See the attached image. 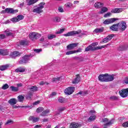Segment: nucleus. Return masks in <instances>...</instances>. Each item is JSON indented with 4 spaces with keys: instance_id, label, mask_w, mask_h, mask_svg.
<instances>
[{
    "instance_id": "nucleus-1",
    "label": "nucleus",
    "mask_w": 128,
    "mask_h": 128,
    "mask_svg": "<svg viewBox=\"0 0 128 128\" xmlns=\"http://www.w3.org/2000/svg\"><path fill=\"white\" fill-rule=\"evenodd\" d=\"M44 4H46L44 2H40L38 4V6L37 8L33 10L32 12H36V14H42V12H44L42 8H44Z\"/></svg>"
},
{
    "instance_id": "nucleus-2",
    "label": "nucleus",
    "mask_w": 128,
    "mask_h": 128,
    "mask_svg": "<svg viewBox=\"0 0 128 128\" xmlns=\"http://www.w3.org/2000/svg\"><path fill=\"white\" fill-rule=\"evenodd\" d=\"M102 122H104V128H108L114 124V121L112 120H108V118H104L102 120Z\"/></svg>"
},
{
    "instance_id": "nucleus-3",
    "label": "nucleus",
    "mask_w": 128,
    "mask_h": 128,
    "mask_svg": "<svg viewBox=\"0 0 128 128\" xmlns=\"http://www.w3.org/2000/svg\"><path fill=\"white\" fill-rule=\"evenodd\" d=\"M118 26L119 28V29L121 32H124V30H126V28H128V26L126 25V22L122 21L120 22L118 24Z\"/></svg>"
},
{
    "instance_id": "nucleus-4",
    "label": "nucleus",
    "mask_w": 128,
    "mask_h": 128,
    "mask_svg": "<svg viewBox=\"0 0 128 128\" xmlns=\"http://www.w3.org/2000/svg\"><path fill=\"white\" fill-rule=\"evenodd\" d=\"M29 38L32 40H38V38H40V34H38V32H32L30 34Z\"/></svg>"
},
{
    "instance_id": "nucleus-5",
    "label": "nucleus",
    "mask_w": 128,
    "mask_h": 128,
    "mask_svg": "<svg viewBox=\"0 0 128 128\" xmlns=\"http://www.w3.org/2000/svg\"><path fill=\"white\" fill-rule=\"evenodd\" d=\"M98 44L97 42L92 43L86 48V52H89V50H96V46Z\"/></svg>"
},
{
    "instance_id": "nucleus-6",
    "label": "nucleus",
    "mask_w": 128,
    "mask_h": 128,
    "mask_svg": "<svg viewBox=\"0 0 128 128\" xmlns=\"http://www.w3.org/2000/svg\"><path fill=\"white\" fill-rule=\"evenodd\" d=\"M32 56V55H25L24 57H22L20 61V64H26V62H28V60H30V58Z\"/></svg>"
},
{
    "instance_id": "nucleus-7",
    "label": "nucleus",
    "mask_w": 128,
    "mask_h": 128,
    "mask_svg": "<svg viewBox=\"0 0 128 128\" xmlns=\"http://www.w3.org/2000/svg\"><path fill=\"white\" fill-rule=\"evenodd\" d=\"M82 34V30H78V31H71L64 34V36H76V34Z\"/></svg>"
},
{
    "instance_id": "nucleus-8",
    "label": "nucleus",
    "mask_w": 128,
    "mask_h": 128,
    "mask_svg": "<svg viewBox=\"0 0 128 128\" xmlns=\"http://www.w3.org/2000/svg\"><path fill=\"white\" fill-rule=\"evenodd\" d=\"M18 12V10H14L12 8H6L5 10L2 11V14H6V12L8 14H16V12Z\"/></svg>"
},
{
    "instance_id": "nucleus-9",
    "label": "nucleus",
    "mask_w": 128,
    "mask_h": 128,
    "mask_svg": "<svg viewBox=\"0 0 128 128\" xmlns=\"http://www.w3.org/2000/svg\"><path fill=\"white\" fill-rule=\"evenodd\" d=\"M107 76L108 74H100L98 77V80L100 82H107Z\"/></svg>"
},
{
    "instance_id": "nucleus-10",
    "label": "nucleus",
    "mask_w": 128,
    "mask_h": 128,
    "mask_svg": "<svg viewBox=\"0 0 128 128\" xmlns=\"http://www.w3.org/2000/svg\"><path fill=\"white\" fill-rule=\"evenodd\" d=\"M119 94L122 98H126L128 95V88L122 89L119 92Z\"/></svg>"
},
{
    "instance_id": "nucleus-11",
    "label": "nucleus",
    "mask_w": 128,
    "mask_h": 128,
    "mask_svg": "<svg viewBox=\"0 0 128 128\" xmlns=\"http://www.w3.org/2000/svg\"><path fill=\"white\" fill-rule=\"evenodd\" d=\"M24 16L22 15H18L16 16V18H12L10 20L12 22H20V20H24Z\"/></svg>"
},
{
    "instance_id": "nucleus-12",
    "label": "nucleus",
    "mask_w": 128,
    "mask_h": 128,
    "mask_svg": "<svg viewBox=\"0 0 128 128\" xmlns=\"http://www.w3.org/2000/svg\"><path fill=\"white\" fill-rule=\"evenodd\" d=\"M117 18H109L106 19L104 22V24H112L113 22H114L116 20H118Z\"/></svg>"
},
{
    "instance_id": "nucleus-13",
    "label": "nucleus",
    "mask_w": 128,
    "mask_h": 128,
    "mask_svg": "<svg viewBox=\"0 0 128 128\" xmlns=\"http://www.w3.org/2000/svg\"><path fill=\"white\" fill-rule=\"evenodd\" d=\"M114 34L108 35L106 38H104L102 42H101L100 43L102 44V42H104V44H106V42H108L111 40L112 38H114Z\"/></svg>"
},
{
    "instance_id": "nucleus-14",
    "label": "nucleus",
    "mask_w": 128,
    "mask_h": 128,
    "mask_svg": "<svg viewBox=\"0 0 128 128\" xmlns=\"http://www.w3.org/2000/svg\"><path fill=\"white\" fill-rule=\"evenodd\" d=\"M74 92V87H69L68 88H66L64 92L66 94H72V92Z\"/></svg>"
},
{
    "instance_id": "nucleus-15",
    "label": "nucleus",
    "mask_w": 128,
    "mask_h": 128,
    "mask_svg": "<svg viewBox=\"0 0 128 128\" xmlns=\"http://www.w3.org/2000/svg\"><path fill=\"white\" fill-rule=\"evenodd\" d=\"M82 124L80 123H76V122H72L70 124V128H82Z\"/></svg>"
},
{
    "instance_id": "nucleus-16",
    "label": "nucleus",
    "mask_w": 128,
    "mask_h": 128,
    "mask_svg": "<svg viewBox=\"0 0 128 128\" xmlns=\"http://www.w3.org/2000/svg\"><path fill=\"white\" fill-rule=\"evenodd\" d=\"M78 43H74V44H68L67 46V48L68 50H74V48H76L78 46Z\"/></svg>"
},
{
    "instance_id": "nucleus-17",
    "label": "nucleus",
    "mask_w": 128,
    "mask_h": 128,
    "mask_svg": "<svg viewBox=\"0 0 128 128\" xmlns=\"http://www.w3.org/2000/svg\"><path fill=\"white\" fill-rule=\"evenodd\" d=\"M116 76L114 74H107V82H112L115 78Z\"/></svg>"
},
{
    "instance_id": "nucleus-18",
    "label": "nucleus",
    "mask_w": 128,
    "mask_h": 128,
    "mask_svg": "<svg viewBox=\"0 0 128 128\" xmlns=\"http://www.w3.org/2000/svg\"><path fill=\"white\" fill-rule=\"evenodd\" d=\"M124 10L122 8H116L111 10V12L112 14H118L120 12H122Z\"/></svg>"
},
{
    "instance_id": "nucleus-19",
    "label": "nucleus",
    "mask_w": 128,
    "mask_h": 128,
    "mask_svg": "<svg viewBox=\"0 0 128 128\" xmlns=\"http://www.w3.org/2000/svg\"><path fill=\"white\" fill-rule=\"evenodd\" d=\"M104 30V27H102L100 28H96L94 31V34H98L100 32H103Z\"/></svg>"
},
{
    "instance_id": "nucleus-20",
    "label": "nucleus",
    "mask_w": 128,
    "mask_h": 128,
    "mask_svg": "<svg viewBox=\"0 0 128 128\" xmlns=\"http://www.w3.org/2000/svg\"><path fill=\"white\" fill-rule=\"evenodd\" d=\"M8 104H10L11 106H14V104H16V102H18V100L16 98H12L10 99L8 102Z\"/></svg>"
},
{
    "instance_id": "nucleus-21",
    "label": "nucleus",
    "mask_w": 128,
    "mask_h": 128,
    "mask_svg": "<svg viewBox=\"0 0 128 128\" xmlns=\"http://www.w3.org/2000/svg\"><path fill=\"white\" fill-rule=\"evenodd\" d=\"M40 120V118L34 117L33 116H31L29 118V120H32L33 122H38Z\"/></svg>"
},
{
    "instance_id": "nucleus-22",
    "label": "nucleus",
    "mask_w": 128,
    "mask_h": 128,
    "mask_svg": "<svg viewBox=\"0 0 128 128\" xmlns=\"http://www.w3.org/2000/svg\"><path fill=\"white\" fill-rule=\"evenodd\" d=\"M94 6L96 8H102V6H104V4L97 2L94 4Z\"/></svg>"
},
{
    "instance_id": "nucleus-23",
    "label": "nucleus",
    "mask_w": 128,
    "mask_h": 128,
    "mask_svg": "<svg viewBox=\"0 0 128 128\" xmlns=\"http://www.w3.org/2000/svg\"><path fill=\"white\" fill-rule=\"evenodd\" d=\"M110 30H114V32L118 31V24H114L110 28Z\"/></svg>"
},
{
    "instance_id": "nucleus-24",
    "label": "nucleus",
    "mask_w": 128,
    "mask_h": 128,
    "mask_svg": "<svg viewBox=\"0 0 128 128\" xmlns=\"http://www.w3.org/2000/svg\"><path fill=\"white\" fill-rule=\"evenodd\" d=\"M8 50H0V56H8Z\"/></svg>"
},
{
    "instance_id": "nucleus-25",
    "label": "nucleus",
    "mask_w": 128,
    "mask_h": 128,
    "mask_svg": "<svg viewBox=\"0 0 128 128\" xmlns=\"http://www.w3.org/2000/svg\"><path fill=\"white\" fill-rule=\"evenodd\" d=\"M18 56H20V52L16 51L12 52L10 54V56H11V58H14Z\"/></svg>"
},
{
    "instance_id": "nucleus-26",
    "label": "nucleus",
    "mask_w": 128,
    "mask_h": 128,
    "mask_svg": "<svg viewBox=\"0 0 128 128\" xmlns=\"http://www.w3.org/2000/svg\"><path fill=\"white\" fill-rule=\"evenodd\" d=\"M80 76L77 75L76 78L74 79L72 81V84H78L80 82Z\"/></svg>"
},
{
    "instance_id": "nucleus-27",
    "label": "nucleus",
    "mask_w": 128,
    "mask_h": 128,
    "mask_svg": "<svg viewBox=\"0 0 128 128\" xmlns=\"http://www.w3.org/2000/svg\"><path fill=\"white\" fill-rule=\"evenodd\" d=\"M18 100L20 102H22L24 100V96L22 95H19L18 97Z\"/></svg>"
},
{
    "instance_id": "nucleus-28",
    "label": "nucleus",
    "mask_w": 128,
    "mask_h": 128,
    "mask_svg": "<svg viewBox=\"0 0 128 128\" xmlns=\"http://www.w3.org/2000/svg\"><path fill=\"white\" fill-rule=\"evenodd\" d=\"M30 42L28 40H21L20 42V46H28Z\"/></svg>"
},
{
    "instance_id": "nucleus-29",
    "label": "nucleus",
    "mask_w": 128,
    "mask_h": 128,
    "mask_svg": "<svg viewBox=\"0 0 128 128\" xmlns=\"http://www.w3.org/2000/svg\"><path fill=\"white\" fill-rule=\"evenodd\" d=\"M28 89L31 92H36V90H38V88L36 86H31L28 88Z\"/></svg>"
},
{
    "instance_id": "nucleus-30",
    "label": "nucleus",
    "mask_w": 128,
    "mask_h": 128,
    "mask_svg": "<svg viewBox=\"0 0 128 128\" xmlns=\"http://www.w3.org/2000/svg\"><path fill=\"white\" fill-rule=\"evenodd\" d=\"M110 44H108L106 45L102 46H98L96 47L95 50H102V48H108V46H110Z\"/></svg>"
},
{
    "instance_id": "nucleus-31",
    "label": "nucleus",
    "mask_w": 128,
    "mask_h": 128,
    "mask_svg": "<svg viewBox=\"0 0 128 128\" xmlns=\"http://www.w3.org/2000/svg\"><path fill=\"white\" fill-rule=\"evenodd\" d=\"M25 70H26V69L24 68H20L16 69L15 70V72H24Z\"/></svg>"
},
{
    "instance_id": "nucleus-32",
    "label": "nucleus",
    "mask_w": 128,
    "mask_h": 128,
    "mask_svg": "<svg viewBox=\"0 0 128 128\" xmlns=\"http://www.w3.org/2000/svg\"><path fill=\"white\" fill-rule=\"evenodd\" d=\"M96 118V115H92L88 119V122H92Z\"/></svg>"
},
{
    "instance_id": "nucleus-33",
    "label": "nucleus",
    "mask_w": 128,
    "mask_h": 128,
    "mask_svg": "<svg viewBox=\"0 0 128 128\" xmlns=\"http://www.w3.org/2000/svg\"><path fill=\"white\" fill-rule=\"evenodd\" d=\"M50 114V110H44L42 114H41V116H48V114Z\"/></svg>"
},
{
    "instance_id": "nucleus-34",
    "label": "nucleus",
    "mask_w": 128,
    "mask_h": 128,
    "mask_svg": "<svg viewBox=\"0 0 128 128\" xmlns=\"http://www.w3.org/2000/svg\"><path fill=\"white\" fill-rule=\"evenodd\" d=\"M108 9L106 8V7H103L101 9V11L100 12L99 14H104V12H108Z\"/></svg>"
},
{
    "instance_id": "nucleus-35",
    "label": "nucleus",
    "mask_w": 128,
    "mask_h": 128,
    "mask_svg": "<svg viewBox=\"0 0 128 128\" xmlns=\"http://www.w3.org/2000/svg\"><path fill=\"white\" fill-rule=\"evenodd\" d=\"M5 32L6 33L7 36H14V34L10 32V30H6L5 31Z\"/></svg>"
},
{
    "instance_id": "nucleus-36",
    "label": "nucleus",
    "mask_w": 128,
    "mask_h": 128,
    "mask_svg": "<svg viewBox=\"0 0 128 128\" xmlns=\"http://www.w3.org/2000/svg\"><path fill=\"white\" fill-rule=\"evenodd\" d=\"M8 68V65H4L0 66V70H6Z\"/></svg>"
},
{
    "instance_id": "nucleus-37",
    "label": "nucleus",
    "mask_w": 128,
    "mask_h": 128,
    "mask_svg": "<svg viewBox=\"0 0 128 128\" xmlns=\"http://www.w3.org/2000/svg\"><path fill=\"white\" fill-rule=\"evenodd\" d=\"M37 2H38V0H30L28 5L30 6L31 4H36Z\"/></svg>"
},
{
    "instance_id": "nucleus-38",
    "label": "nucleus",
    "mask_w": 128,
    "mask_h": 128,
    "mask_svg": "<svg viewBox=\"0 0 128 128\" xmlns=\"http://www.w3.org/2000/svg\"><path fill=\"white\" fill-rule=\"evenodd\" d=\"M64 6L66 8H71L73 6L72 4L70 2H66Z\"/></svg>"
},
{
    "instance_id": "nucleus-39",
    "label": "nucleus",
    "mask_w": 128,
    "mask_h": 128,
    "mask_svg": "<svg viewBox=\"0 0 128 128\" xmlns=\"http://www.w3.org/2000/svg\"><path fill=\"white\" fill-rule=\"evenodd\" d=\"M66 102V99L62 97L59 98H58L59 102L62 103V102Z\"/></svg>"
},
{
    "instance_id": "nucleus-40",
    "label": "nucleus",
    "mask_w": 128,
    "mask_h": 128,
    "mask_svg": "<svg viewBox=\"0 0 128 128\" xmlns=\"http://www.w3.org/2000/svg\"><path fill=\"white\" fill-rule=\"evenodd\" d=\"M53 20L54 22H60V17H54L53 18Z\"/></svg>"
},
{
    "instance_id": "nucleus-41",
    "label": "nucleus",
    "mask_w": 128,
    "mask_h": 128,
    "mask_svg": "<svg viewBox=\"0 0 128 128\" xmlns=\"http://www.w3.org/2000/svg\"><path fill=\"white\" fill-rule=\"evenodd\" d=\"M56 36L54 34H50L48 35V40H52V38H54Z\"/></svg>"
},
{
    "instance_id": "nucleus-42",
    "label": "nucleus",
    "mask_w": 128,
    "mask_h": 128,
    "mask_svg": "<svg viewBox=\"0 0 128 128\" xmlns=\"http://www.w3.org/2000/svg\"><path fill=\"white\" fill-rule=\"evenodd\" d=\"M10 88H11V90H12V92H18V88L17 87L11 86Z\"/></svg>"
},
{
    "instance_id": "nucleus-43",
    "label": "nucleus",
    "mask_w": 128,
    "mask_h": 128,
    "mask_svg": "<svg viewBox=\"0 0 128 128\" xmlns=\"http://www.w3.org/2000/svg\"><path fill=\"white\" fill-rule=\"evenodd\" d=\"M74 60H78V62H82L84 60V59L82 58L80 56V57H74Z\"/></svg>"
},
{
    "instance_id": "nucleus-44",
    "label": "nucleus",
    "mask_w": 128,
    "mask_h": 128,
    "mask_svg": "<svg viewBox=\"0 0 128 128\" xmlns=\"http://www.w3.org/2000/svg\"><path fill=\"white\" fill-rule=\"evenodd\" d=\"M60 77H58L57 78H53L52 80V82H60Z\"/></svg>"
},
{
    "instance_id": "nucleus-45",
    "label": "nucleus",
    "mask_w": 128,
    "mask_h": 128,
    "mask_svg": "<svg viewBox=\"0 0 128 128\" xmlns=\"http://www.w3.org/2000/svg\"><path fill=\"white\" fill-rule=\"evenodd\" d=\"M76 54L74 50L68 51L66 52V56H70V54Z\"/></svg>"
},
{
    "instance_id": "nucleus-46",
    "label": "nucleus",
    "mask_w": 128,
    "mask_h": 128,
    "mask_svg": "<svg viewBox=\"0 0 128 128\" xmlns=\"http://www.w3.org/2000/svg\"><path fill=\"white\" fill-rule=\"evenodd\" d=\"M44 110V108L42 107H39L36 110V112H42Z\"/></svg>"
},
{
    "instance_id": "nucleus-47",
    "label": "nucleus",
    "mask_w": 128,
    "mask_h": 128,
    "mask_svg": "<svg viewBox=\"0 0 128 128\" xmlns=\"http://www.w3.org/2000/svg\"><path fill=\"white\" fill-rule=\"evenodd\" d=\"M7 88H8V85L7 84L2 86V90H7Z\"/></svg>"
},
{
    "instance_id": "nucleus-48",
    "label": "nucleus",
    "mask_w": 128,
    "mask_h": 128,
    "mask_svg": "<svg viewBox=\"0 0 128 128\" xmlns=\"http://www.w3.org/2000/svg\"><path fill=\"white\" fill-rule=\"evenodd\" d=\"M122 126L124 128H128V122H124Z\"/></svg>"
},
{
    "instance_id": "nucleus-49",
    "label": "nucleus",
    "mask_w": 128,
    "mask_h": 128,
    "mask_svg": "<svg viewBox=\"0 0 128 128\" xmlns=\"http://www.w3.org/2000/svg\"><path fill=\"white\" fill-rule=\"evenodd\" d=\"M112 16V13L108 12L104 14V18H108V16Z\"/></svg>"
},
{
    "instance_id": "nucleus-50",
    "label": "nucleus",
    "mask_w": 128,
    "mask_h": 128,
    "mask_svg": "<svg viewBox=\"0 0 128 128\" xmlns=\"http://www.w3.org/2000/svg\"><path fill=\"white\" fill-rule=\"evenodd\" d=\"M118 97L116 96H112L110 97V100H118Z\"/></svg>"
},
{
    "instance_id": "nucleus-51",
    "label": "nucleus",
    "mask_w": 128,
    "mask_h": 128,
    "mask_svg": "<svg viewBox=\"0 0 128 128\" xmlns=\"http://www.w3.org/2000/svg\"><path fill=\"white\" fill-rule=\"evenodd\" d=\"M123 83L128 84V77L125 78L124 80H123Z\"/></svg>"
},
{
    "instance_id": "nucleus-52",
    "label": "nucleus",
    "mask_w": 128,
    "mask_h": 128,
    "mask_svg": "<svg viewBox=\"0 0 128 128\" xmlns=\"http://www.w3.org/2000/svg\"><path fill=\"white\" fill-rule=\"evenodd\" d=\"M64 29H60V31H58L56 32L57 34H62L64 32Z\"/></svg>"
},
{
    "instance_id": "nucleus-53",
    "label": "nucleus",
    "mask_w": 128,
    "mask_h": 128,
    "mask_svg": "<svg viewBox=\"0 0 128 128\" xmlns=\"http://www.w3.org/2000/svg\"><path fill=\"white\" fill-rule=\"evenodd\" d=\"M48 82H44V81H42L41 82H40L39 84L40 86H44V84H48Z\"/></svg>"
},
{
    "instance_id": "nucleus-54",
    "label": "nucleus",
    "mask_w": 128,
    "mask_h": 128,
    "mask_svg": "<svg viewBox=\"0 0 128 128\" xmlns=\"http://www.w3.org/2000/svg\"><path fill=\"white\" fill-rule=\"evenodd\" d=\"M32 94H28V96L26 97V98L27 100H31L32 98Z\"/></svg>"
},
{
    "instance_id": "nucleus-55",
    "label": "nucleus",
    "mask_w": 128,
    "mask_h": 128,
    "mask_svg": "<svg viewBox=\"0 0 128 128\" xmlns=\"http://www.w3.org/2000/svg\"><path fill=\"white\" fill-rule=\"evenodd\" d=\"M0 38L1 40H4V38H6V35L4 34H0Z\"/></svg>"
},
{
    "instance_id": "nucleus-56",
    "label": "nucleus",
    "mask_w": 128,
    "mask_h": 128,
    "mask_svg": "<svg viewBox=\"0 0 128 128\" xmlns=\"http://www.w3.org/2000/svg\"><path fill=\"white\" fill-rule=\"evenodd\" d=\"M58 10L60 12H64V9L62 8V7H60Z\"/></svg>"
},
{
    "instance_id": "nucleus-57",
    "label": "nucleus",
    "mask_w": 128,
    "mask_h": 128,
    "mask_svg": "<svg viewBox=\"0 0 128 128\" xmlns=\"http://www.w3.org/2000/svg\"><path fill=\"white\" fill-rule=\"evenodd\" d=\"M40 104V101H37L33 103V106H38Z\"/></svg>"
},
{
    "instance_id": "nucleus-58",
    "label": "nucleus",
    "mask_w": 128,
    "mask_h": 128,
    "mask_svg": "<svg viewBox=\"0 0 128 128\" xmlns=\"http://www.w3.org/2000/svg\"><path fill=\"white\" fill-rule=\"evenodd\" d=\"M12 120H8L7 121V122L6 123V124H12Z\"/></svg>"
},
{
    "instance_id": "nucleus-59",
    "label": "nucleus",
    "mask_w": 128,
    "mask_h": 128,
    "mask_svg": "<svg viewBox=\"0 0 128 128\" xmlns=\"http://www.w3.org/2000/svg\"><path fill=\"white\" fill-rule=\"evenodd\" d=\"M59 112H62V110H64V107H62L58 108Z\"/></svg>"
},
{
    "instance_id": "nucleus-60",
    "label": "nucleus",
    "mask_w": 128,
    "mask_h": 128,
    "mask_svg": "<svg viewBox=\"0 0 128 128\" xmlns=\"http://www.w3.org/2000/svg\"><path fill=\"white\" fill-rule=\"evenodd\" d=\"M56 94V92H53L52 93V94L50 95V96H54Z\"/></svg>"
},
{
    "instance_id": "nucleus-61",
    "label": "nucleus",
    "mask_w": 128,
    "mask_h": 128,
    "mask_svg": "<svg viewBox=\"0 0 128 128\" xmlns=\"http://www.w3.org/2000/svg\"><path fill=\"white\" fill-rule=\"evenodd\" d=\"M22 108H34V106H22Z\"/></svg>"
},
{
    "instance_id": "nucleus-62",
    "label": "nucleus",
    "mask_w": 128,
    "mask_h": 128,
    "mask_svg": "<svg viewBox=\"0 0 128 128\" xmlns=\"http://www.w3.org/2000/svg\"><path fill=\"white\" fill-rule=\"evenodd\" d=\"M42 128V125L40 124H38V125H36L34 126V128Z\"/></svg>"
},
{
    "instance_id": "nucleus-63",
    "label": "nucleus",
    "mask_w": 128,
    "mask_h": 128,
    "mask_svg": "<svg viewBox=\"0 0 128 128\" xmlns=\"http://www.w3.org/2000/svg\"><path fill=\"white\" fill-rule=\"evenodd\" d=\"M76 52H82V48H79L77 50H74Z\"/></svg>"
},
{
    "instance_id": "nucleus-64",
    "label": "nucleus",
    "mask_w": 128,
    "mask_h": 128,
    "mask_svg": "<svg viewBox=\"0 0 128 128\" xmlns=\"http://www.w3.org/2000/svg\"><path fill=\"white\" fill-rule=\"evenodd\" d=\"M17 86H18V88H20V86H22V84L21 83L18 84H17Z\"/></svg>"
}]
</instances>
